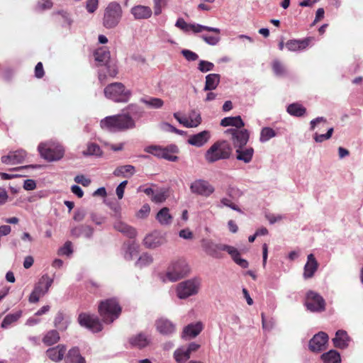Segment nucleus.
Masks as SVG:
<instances>
[{
	"label": "nucleus",
	"mask_w": 363,
	"mask_h": 363,
	"mask_svg": "<svg viewBox=\"0 0 363 363\" xmlns=\"http://www.w3.org/2000/svg\"><path fill=\"white\" fill-rule=\"evenodd\" d=\"M327 124V120L324 117H318L313 120H312L310 123V129L311 130H315L316 128H318V129L320 130L323 129V128Z\"/></svg>",
	"instance_id": "obj_50"
},
{
	"label": "nucleus",
	"mask_w": 363,
	"mask_h": 363,
	"mask_svg": "<svg viewBox=\"0 0 363 363\" xmlns=\"http://www.w3.org/2000/svg\"><path fill=\"white\" fill-rule=\"evenodd\" d=\"M225 133L231 135L233 144L235 148L245 146L249 140L250 133L246 129L230 128L226 130Z\"/></svg>",
	"instance_id": "obj_14"
},
{
	"label": "nucleus",
	"mask_w": 363,
	"mask_h": 363,
	"mask_svg": "<svg viewBox=\"0 0 363 363\" xmlns=\"http://www.w3.org/2000/svg\"><path fill=\"white\" fill-rule=\"evenodd\" d=\"M99 311L104 322L111 323L118 318L121 308L115 298H110L101 302Z\"/></svg>",
	"instance_id": "obj_5"
},
{
	"label": "nucleus",
	"mask_w": 363,
	"mask_h": 363,
	"mask_svg": "<svg viewBox=\"0 0 363 363\" xmlns=\"http://www.w3.org/2000/svg\"><path fill=\"white\" fill-rule=\"evenodd\" d=\"M79 324L85 327L94 333L99 332L102 330V325L99 318L94 315L82 313L79 315Z\"/></svg>",
	"instance_id": "obj_15"
},
{
	"label": "nucleus",
	"mask_w": 363,
	"mask_h": 363,
	"mask_svg": "<svg viewBox=\"0 0 363 363\" xmlns=\"http://www.w3.org/2000/svg\"><path fill=\"white\" fill-rule=\"evenodd\" d=\"M163 149L164 147L159 145H150L145 147V151L147 153L155 155L158 158H161Z\"/></svg>",
	"instance_id": "obj_54"
},
{
	"label": "nucleus",
	"mask_w": 363,
	"mask_h": 363,
	"mask_svg": "<svg viewBox=\"0 0 363 363\" xmlns=\"http://www.w3.org/2000/svg\"><path fill=\"white\" fill-rule=\"evenodd\" d=\"M52 5L53 4L51 0H42L37 3L34 8V10L36 12L41 13L46 10L50 9L52 7Z\"/></svg>",
	"instance_id": "obj_49"
},
{
	"label": "nucleus",
	"mask_w": 363,
	"mask_h": 363,
	"mask_svg": "<svg viewBox=\"0 0 363 363\" xmlns=\"http://www.w3.org/2000/svg\"><path fill=\"white\" fill-rule=\"evenodd\" d=\"M60 253L65 255H69L72 254V249L71 242H66L64 246L60 249Z\"/></svg>",
	"instance_id": "obj_64"
},
{
	"label": "nucleus",
	"mask_w": 363,
	"mask_h": 363,
	"mask_svg": "<svg viewBox=\"0 0 363 363\" xmlns=\"http://www.w3.org/2000/svg\"><path fill=\"white\" fill-rule=\"evenodd\" d=\"M100 126L110 132H121L135 128V121L128 113H123L105 117Z\"/></svg>",
	"instance_id": "obj_1"
},
{
	"label": "nucleus",
	"mask_w": 363,
	"mask_h": 363,
	"mask_svg": "<svg viewBox=\"0 0 363 363\" xmlns=\"http://www.w3.org/2000/svg\"><path fill=\"white\" fill-rule=\"evenodd\" d=\"M150 211V207L148 204H144L137 213V217L140 218H146Z\"/></svg>",
	"instance_id": "obj_59"
},
{
	"label": "nucleus",
	"mask_w": 363,
	"mask_h": 363,
	"mask_svg": "<svg viewBox=\"0 0 363 363\" xmlns=\"http://www.w3.org/2000/svg\"><path fill=\"white\" fill-rule=\"evenodd\" d=\"M214 67V64L211 62L200 60L198 65V69L201 72L205 73L213 70Z\"/></svg>",
	"instance_id": "obj_55"
},
{
	"label": "nucleus",
	"mask_w": 363,
	"mask_h": 363,
	"mask_svg": "<svg viewBox=\"0 0 363 363\" xmlns=\"http://www.w3.org/2000/svg\"><path fill=\"white\" fill-rule=\"evenodd\" d=\"M191 352H189V349L178 348L174 352V357L177 363H184L190 358Z\"/></svg>",
	"instance_id": "obj_41"
},
{
	"label": "nucleus",
	"mask_w": 363,
	"mask_h": 363,
	"mask_svg": "<svg viewBox=\"0 0 363 363\" xmlns=\"http://www.w3.org/2000/svg\"><path fill=\"white\" fill-rule=\"evenodd\" d=\"M104 94L107 99L114 102L127 103L132 93L122 83L114 82L105 87Z\"/></svg>",
	"instance_id": "obj_4"
},
{
	"label": "nucleus",
	"mask_w": 363,
	"mask_h": 363,
	"mask_svg": "<svg viewBox=\"0 0 363 363\" xmlns=\"http://www.w3.org/2000/svg\"><path fill=\"white\" fill-rule=\"evenodd\" d=\"M318 267V263L313 254L307 257V262L304 266L303 277L304 279L311 278Z\"/></svg>",
	"instance_id": "obj_20"
},
{
	"label": "nucleus",
	"mask_w": 363,
	"mask_h": 363,
	"mask_svg": "<svg viewBox=\"0 0 363 363\" xmlns=\"http://www.w3.org/2000/svg\"><path fill=\"white\" fill-rule=\"evenodd\" d=\"M135 172V167L130 164H127L118 167L115 169L113 174L115 177H126L128 175H133Z\"/></svg>",
	"instance_id": "obj_37"
},
{
	"label": "nucleus",
	"mask_w": 363,
	"mask_h": 363,
	"mask_svg": "<svg viewBox=\"0 0 363 363\" xmlns=\"http://www.w3.org/2000/svg\"><path fill=\"white\" fill-rule=\"evenodd\" d=\"M189 271L190 268L185 259H177L168 266L164 275L162 277V281H177L186 277Z\"/></svg>",
	"instance_id": "obj_2"
},
{
	"label": "nucleus",
	"mask_w": 363,
	"mask_h": 363,
	"mask_svg": "<svg viewBox=\"0 0 363 363\" xmlns=\"http://www.w3.org/2000/svg\"><path fill=\"white\" fill-rule=\"evenodd\" d=\"M60 340V335L57 331L50 330L43 337V342L46 345H52L55 344Z\"/></svg>",
	"instance_id": "obj_45"
},
{
	"label": "nucleus",
	"mask_w": 363,
	"mask_h": 363,
	"mask_svg": "<svg viewBox=\"0 0 363 363\" xmlns=\"http://www.w3.org/2000/svg\"><path fill=\"white\" fill-rule=\"evenodd\" d=\"M65 352L66 347L64 345H59L48 349L46 351V354L52 361L57 362L63 359Z\"/></svg>",
	"instance_id": "obj_26"
},
{
	"label": "nucleus",
	"mask_w": 363,
	"mask_h": 363,
	"mask_svg": "<svg viewBox=\"0 0 363 363\" xmlns=\"http://www.w3.org/2000/svg\"><path fill=\"white\" fill-rule=\"evenodd\" d=\"M123 11L121 5L113 1L108 4L104 11L103 25L110 29L116 27L121 21Z\"/></svg>",
	"instance_id": "obj_7"
},
{
	"label": "nucleus",
	"mask_w": 363,
	"mask_h": 363,
	"mask_svg": "<svg viewBox=\"0 0 363 363\" xmlns=\"http://www.w3.org/2000/svg\"><path fill=\"white\" fill-rule=\"evenodd\" d=\"M231 249L232 252L228 254L230 255L233 260L242 268H247L249 266V263L246 259H242L240 257V252L238 251V250L233 246L231 247Z\"/></svg>",
	"instance_id": "obj_40"
},
{
	"label": "nucleus",
	"mask_w": 363,
	"mask_h": 363,
	"mask_svg": "<svg viewBox=\"0 0 363 363\" xmlns=\"http://www.w3.org/2000/svg\"><path fill=\"white\" fill-rule=\"evenodd\" d=\"M202 329L203 325L200 322L195 324H189L184 328L182 337L183 339L194 338L201 332Z\"/></svg>",
	"instance_id": "obj_25"
},
{
	"label": "nucleus",
	"mask_w": 363,
	"mask_h": 363,
	"mask_svg": "<svg viewBox=\"0 0 363 363\" xmlns=\"http://www.w3.org/2000/svg\"><path fill=\"white\" fill-rule=\"evenodd\" d=\"M272 69L274 74L277 76H282L286 73L284 66L277 60L273 61Z\"/></svg>",
	"instance_id": "obj_56"
},
{
	"label": "nucleus",
	"mask_w": 363,
	"mask_h": 363,
	"mask_svg": "<svg viewBox=\"0 0 363 363\" xmlns=\"http://www.w3.org/2000/svg\"><path fill=\"white\" fill-rule=\"evenodd\" d=\"M140 101L149 108L155 109L161 108L164 105V101L156 97L143 98Z\"/></svg>",
	"instance_id": "obj_39"
},
{
	"label": "nucleus",
	"mask_w": 363,
	"mask_h": 363,
	"mask_svg": "<svg viewBox=\"0 0 363 363\" xmlns=\"http://www.w3.org/2000/svg\"><path fill=\"white\" fill-rule=\"evenodd\" d=\"M220 125L223 127L235 126L240 128L245 125L243 121L240 116L234 117H225L220 121Z\"/></svg>",
	"instance_id": "obj_36"
},
{
	"label": "nucleus",
	"mask_w": 363,
	"mask_h": 363,
	"mask_svg": "<svg viewBox=\"0 0 363 363\" xmlns=\"http://www.w3.org/2000/svg\"><path fill=\"white\" fill-rule=\"evenodd\" d=\"M306 108L301 104L294 103L287 107V112L294 116L301 117L306 113Z\"/></svg>",
	"instance_id": "obj_42"
},
{
	"label": "nucleus",
	"mask_w": 363,
	"mask_h": 363,
	"mask_svg": "<svg viewBox=\"0 0 363 363\" xmlns=\"http://www.w3.org/2000/svg\"><path fill=\"white\" fill-rule=\"evenodd\" d=\"M38 150L40 156L49 162L60 160L65 152L62 146L53 141L40 143Z\"/></svg>",
	"instance_id": "obj_6"
},
{
	"label": "nucleus",
	"mask_w": 363,
	"mask_h": 363,
	"mask_svg": "<svg viewBox=\"0 0 363 363\" xmlns=\"http://www.w3.org/2000/svg\"><path fill=\"white\" fill-rule=\"evenodd\" d=\"M83 155L85 156H96L100 157L102 155V151L100 147L96 143H89L87 145L86 150L83 151Z\"/></svg>",
	"instance_id": "obj_46"
},
{
	"label": "nucleus",
	"mask_w": 363,
	"mask_h": 363,
	"mask_svg": "<svg viewBox=\"0 0 363 363\" xmlns=\"http://www.w3.org/2000/svg\"><path fill=\"white\" fill-rule=\"evenodd\" d=\"M321 359L324 363H340L341 358L339 352L335 350H330L321 355Z\"/></svg>",
	"instance_id": "obj_38"
},
{
	"label": "nucleus",
	"mask_w": 363,
	"mask_h": 363,
	"mask_svg": "<svg viewBox=\"0 0 363 363\" xmlns=\"http://www.w3.org/2000/svg\"><path fill=\"white\" fill-rule=\"evenodd\" d=\"M179 152V149L175 145H170L165 147H164L162 151V159H165L168 161L176 162L178 160V157L174 155Z\"/></svg>",
	"instance_id": "obj_35"
},
{
	"label": "nucleus",
	"mask_w": 363,
	"mask_h": 363,
	"mask_svg": "<svg viewBox=\"0 0 363 363\" xmlns=\"http://www.w3.org/2000/svg\"><path fill=\"white\" fill-rule=\"evenodd\" d=\"M138 251V246L135 243L129 244L127 247V250L124 254V257L126 259H132L134 255H136Z\"/></svg>",
	"instance_id": "obj_53"
},
{
	"label": "nucleus",
	"mask_w": 363,
	"mask_h": 363,
	"mask_svg": "<svg viewBox=\"0 0 363 363\" xmlns=\"http://www.w3.org/2000/svg\"><path fill=\"white\" fill-rule=\"evenodd\" d=\"M310 40L306 38L303 40H290L286 42V47L289 51H298L304 50L309 45Z\"/></svg>",
	"instance_id": "obj_28"
},
{
	"label": "nucleus",
	"mask_w": 363,
	"mask_h": 363,
	"mask_svg": "<svg viewBox=\"0 0 363 363\" xmlns=\"http://www.w3.org/2000/svg\"><path fill=\"white\" fill-rule=\"evenodd\" d=\"M130 13L135 20H143L150 18L152 14V11L149 6L136 5L131 8Z\"/></svg>",
	"instance_id": "obj_19"
},
{
	"label": "nucleus",
	"mask_w": 363,
	"mask_h": 363,
	"mask_svg": "<svg viewBox=\"0 0 363 363\" xmlns=\"http://www.w3.org/2000/svg\"><path fill=\"white\" fill-rule=\"evenodd\" d=\"M113 227L116 230L122 233L130 238H134L136 235V231L133 228L129 226L121 220L116 221L114 223Z\"/></svg>",
	"instance_id": "obj_33"
},
{
	"label": "nucleus",
	"mask_w": 363,
	"mask_h": 363,
	"mask_svg": "<svg viewBox=\"0 0 363 363\" xmlns=\"http://www.w3.org/2000/svg\"><path fill=\"white\" fill-rule=\"evenodd\" d=\"M193 115H195V120H189L186 117H181L179 113H174V117L180 124H182L186 128L197 127L201 121L200 114L196 111H193Z\"/></svg>",
	"instance_id": "obj_23"
},
{
	"label": "nucleus",
	"mask_w": 363,
	"mask_h": 363,
	"mask_svg": "<svg viewBox=\"0 0 363 363\" xmlns=\"http://www.w3.org/2000/svg\"><path fill=\"white\" fill-rule=\"evenodd\" d=\"M210 137V132L208 130H203L197 134L191 135L188 139V143L196 147H201L208 142Z\"/></svg>",
	"instance_id": "obj_22"
},
{
	"label": "nucleus",
	"mask_w": 363,
	"mask_h": 363,
	"mask_svg": "<svg viewBox=\"0 0 363 363\" xmlns=\"http://www.w3.org/2000/svg\"><path fill=\"white\" fill-rule=\"evenodd\" d=\"M65 363H86V361L80 354L79 349L74 347L69 350L65 357Z\"/></svg>",
	"instance_id": "obj_34"
},
{
	"label": "nucleus",
	"mask_w": 363,
	"mask_h": 363,
	"mask_svg": "<svg viewBox=\"0 0 363 363\" xmlns=\"http://www.w3.org/2000/svg\"><path fill=\"white\" fill-rule=\"evenodd\" d=\"M220 76L218 74H209L206 76L204 91H211L216 89L220 83Z\"/></svg>",
	"instance_id": "obj_32"
},
{
	"label": "nucleus",
	"mask_w": 363,
	"mask_h": 363,
	"mask_svg": "<svg viewBox=\"0 0 363 363\" xmlns=\"http://www.w3.org/2000/svg\"><path fill=\"white\" fill-rule=\"evenodd\" d=\"M162 128L166 131L175 133H177L179 135H182L184 133L183 130L177 129L175 127H174L173 125H172L171 124H169L168 123H163L162 124Z\"/></svg>",
	"instance_id": "obj_63"
},
{
	"label": "nucleus",
	"mask_w": 363,
	"mask_h": 363,
	"mask_svg": "<svg viewBox=\"0 0 363 363\" xmlns=\"http://www.w3.org/2000/svg\"><path fill=\"white\" fill-rule=\"evenodd\" d=\"M144 245L148 248H156L162 243L160 238L154 235H148L143 240Z\"/></svg>",
	"instance_id": "obj_43"
},
{
	"label": "nucleus",
	"mask_w": 363,
	"mask_h": 363,
	"mask_svg": "<svg viewBox=\"0 0 363 363\" xmlns=\"http://www.w3.org/2000/svg\"><path fill=\"white\" fill-rule=\"evenodd\" d=\"M74 182L78 184H81L84 186H88L91 184V180L86 177H85L84 175H77L74 177Z\"/></svg>",
	"instance_id": "obj_62"
},
{
	"label": "nucleus",
	"mask_w": 363,
	"mask_h": 363,
	"mask_svg": "<svg viewBox=\"0 0 363 363\" xmlns=\"http://www.w3.org/2000/svg\"><path fill=\"white\" fill-rule=\"evenodd\" d=\"M152 257L147 253H144L139 257L135 264L137 267L142 268L149 266L150 264L152 263Z\"/></svg>",
	"instance_id": "obj_48"
},
{
	"label": "nucleus",
	"mask_w": 363,
	"mask_h": 363,
	"mask_svg": "<svg viewBox=\"0 0 363 363\" xmlns=\"http://www.w3.org/2000/svg\"><path fill=\"white\" fill-rule=\"evenodd\" d=\"M189 189L193 194L203 197L210 196L215 191L213 185L207 180L198 179L190 184Z\"/></svg>",
	"instance_id": "obj_11"
},
{
	"label": "nucleus",
	"mask_w": 363,
	"mask_h": 363,
	"mask_svg": "<svg viewBox=\"0 0 363 363\" xmlns=\"http://www.w3.org/2000/svg\"><path fill=\"white\" fill-rule=\"evenodd\" d=\"M232 153L230 145L225 140L218 141L211 146L205 155L206 160L213 163L230 157Z\"/></svg>",
	"instance_id": "obj_3"
},
{
	"label": "nucleus",
	"mask_w": 363,
	"mask_h": 363,
	"mask_svg": "<svg viewBox=\"0 0 363 363\" xmlns=\"http://www.w3.org/2000/svg\"><path fill=\"white\" fill-rule=\"evenodd\" d=\"M169 0H153L154 14L159 16L162 13V9L167 5Z\"/></svg>",
	"instance_id": "obj_52"
},
{
	"label": "nucleus",
	"mask_w": 363,
	"mask_h": 363,
	"mask_svg": "<svg viewBox=\"0 0 363 363\" xmlns=\"http://www.w3.org/2000/svg\"><path fill=\"white\" fill-rule=\"evenodd\" d=\"M201 287V281L192 278L179 283L176 288L177 296L180 299H186L197 294Z\"/></svg>",
	"instance_id": "obj_8"
},
{
	"label": "nucleus",
	"mask_w": 363,
	"mask_h": 363,
	"mask_svg": "<svg viewBox=\"0 0 363 363\" xmlns=\"http://www.w3.org/2000/svg\"><path fill=\"white\" fill-rule=\"evenodd\" d=\"M350 337L347 332L343 330H339L335 333V337L333 339V345L335 347L345 349L349 346Z\"/></svg>",
	"instance_id": "obj_21"
},
{
	"label": "nucleus",
	"mask_w": 363,
	"mask_h": 363,
	"mask_svg": "<svg viewBox=\"0 0 363 363\" xmlns=\"http://www.w3.org/2000/svg\"><path fill=\"white\" fill-rule=\"evenodd\" d=\"M181 53L184 57V58L189 62L196 61L199 58V55L196 52L190 50L184 49L181 51Z\"/></svg>",
	"instance_id": "obj_58"
},
{
	"label": "nucleus",
	"mask_w": 363,
	"mask_h": 363,
	"mask_svg": "<svg viewBox=\"0 0 363 363\" xmlns=\"http://www.w3.org/2000/svg\"><path fill=\"white\" fill-rule=\"evenodd\" d=\"M334 131L333 128H329L325 134H319L315 132L313 135V139L316 143H323L325 140L330 139Z\"/></svg>",
	"instance_id": "obj_51"
},
{
	"label": "nucleus",
	"mask_w": 363,
	"mask_h": 363,
	"mask_svg": "<svg viewBox=\"0 0 363 363\" xmlns=\"http://www.w3.org/2000/svg\"><path fill=\"white\" fill-rule=\"evenodd\" d=\"M328 335L324 332L315 335L309 342V348L313 352H320L325 348Z\"/></svg>",
	"instance_id": "obj_17"
},
{
	"label": "nucleus",
	"mask_w": 363,
	"mask_h": 363,
	"mask_svg": "<svg viewBox=\"0 0 363 363\" xmlns=\"http://www.w3.org/2000/svg\"><path fill=\"white\" fill-rule=\"evenodd\" d=\"M175 26L182 30L184 32L191 30L194 33H201L203 30L219 33L220 30L217 28L202 26L196 23H187L184 18H179L175 23Z\"/></svg>",
	"instance_id": "obj_12"
},
{
	"label": "nucleus",
	"mask_w": 363,
	"mask_h": 363,
	"mask_svg": "<svg viewBox=\"0 0 363 363\" xmlns=\"http://www.w3.org/2000/svg\"><path fill=\"white\" fill-rule=\"evenodd\" d=\"M276 135L277 133L274 129L269 127H264L261 130L259 141L261 143H266Z\"/></svg>",
	"instance_id": "obj_44"
},
{
	"label": "nucleus",
	"mask_w": 363,
	"mask_h": 363,
	"mask_svg": "<svg viewBox=\"0 0 363 363\" xmlns=\"http://www.w3.org/2000/svg\"><path fill=\"white\" fill-rule=\"evenodd\" d=\"M216 35H202L201 38L203 39V41H205L207 44L210 45H216L218 43V42L220 40V38L219 37V33H216Z\"/></svg>",
	"instance_id": "obj_57"
},
{
	"label": "nucleus",
	"mask_w": 363,
	"mask_h": 363,
	"mask_svg": "<svg viewBox=\"0 0 363 363\" xmlns=\"http://www.w3.org/2000/svg\"><path fill=\"white\" fill-rule=\"evenodd\" d=\"M155 327L160 334L163 335H170L175 332V325L169 319L160 318L155 322Z\"/></svg>",
	"instance_id": "obj_18"
},
{
	"label": "nucleus",
	"mask_w": 363,
	"mask_h": 363,
	"mask_svg": "<svg viewBox=\"0 0 363 363\" xmlns=\"http://www.w3.org/2000/svg\"><path fill=\"white\" fill-rule=\"evenodd\" d=\"M128 184V181H123L119 184V185L116 187V193L119 199H121L123 197L124 190Z\"/></svg>",
	"instance_id": "obj_60"
},
{
	"label": "nucleus",
	"mask_w": 363,
	"mask_h": 363,
	"mask_svg": "<svg viewBox=\"0 0 363 363\" xmlns=\"http://www.w3.org/2000/svg\"><path fill=\"white\" fill-rule=\"evenodd\" d=\"M306 306L312 312H320L325 310V302L320 294L311 291L307 293Z\"/></svg>",
	"instance_id": "obj_13"
},
{
	"label": "nucleus",
	"mask_w": 363,
	"mask_h": 363,
	"mask_svg": "<svg viewBox=\"0 0 363 363\" xmlns=\"http://www.w3.org/2000/svg\"><path fill=\"white\" fill-rule=\"evenodd\" d=\"M52 283L53 279L50 278L47 274L43 275L35 286L33 291L30 294L29 296V301L30 303H37L40 298L48 292Z\"/></svg>",
	"instance_id": "obj_10"
},
{
	"label": "nucleus",
	"mask_w": 363,
	"mask_h": 363,
	"mask_svg": "<svg viewBox=\"0 0 363 363\" xmlns=\"http://www.w3.org/2000/svg\"><path fill=\"white\" fill-rule=\"evenodd\" d=\"M98 0H88L86 4V8L89 13H94L98 8Z\"/></svg>",
	"instance_id": "obj_61"
},
{
	"label": "nucleus",
	"mask_w": 363,
	"mask_h": 363,
	"mask_svg": "<svg viewBox=\"0 0 363 363\" xmlns=\"http://www.w3.org/2000/svg\"><path fill=\"white\" fill-rule=\"evenodd\" d=\"M156 220L162 225H169L172 223L173 218L169 213V209L164 207L156 215Z\"/></svg>",
	"instance_id": "obj_29"
},
{
	"label": "nucleus",
	"mask_w": 363,
	"mask_h": 363,
	"mask_svg": "<svg viewBox=\"0 0 363 363\" xmlns=\"http://www.w3.org/2000/svg\"><path fill=\"white\" fill-rule=\"evenodd\" d=\"M150 338L145 334L140 333L131 337L129 340L130 344L135 347L143 348L149 345Z\"/></svg>",
	"instance_id": "obj_27"
},
{
	"label": "nucleus",
	"mask_w": 363,
	"mask_h": 363,
	"mask_svg": "<svg viewBox=\"0 0 363 363\" xmlns=\"http://www.w3.org/2000/svg\"><path fill=\"white\" fill-rule=\"evenodd\" d=\"M236 159L247 164L250 163L253 157L254 149L252 147H238L235 150Z\"/></svg>",
	"instance_id": "obj_24"
},
{
	"label": "nucleus",
	"mask_w": 363,
	"mask_h": 363,
	"mask_svg": "<svg viewBox=\"0 0 363 363\" xmlns=\"http://www.w3.org/2000/svg\"><path fill=\"white\" fill-rule=\"evenodd\" d=\"M94 57L101 65H106L110 60V52L106 47H102L95 51Z\"/></svg>",
	"instance_id": "obj_31"
},
{
	"label": "nucleus",
	"mask_w": 363,
	"mask_h": 363,
	"mask_svg": "<svg viewBox=\"0 0 363 363\" xmlns=\"http://www.w3.org/2000/svg\"><path fill=\"white\" fill-rule=\"evenodd\" d=\"M21 315V312L18 311L16 313L7 315L1 323V327L3 328H8L11 323L16 322Z\"/></svg>",
	"instance_id": "obj_47"
},
{
	"label": "nucleus",
	"mask_w": 363,
	"mask_h": 363,
	"mask_svg": "<svg viewBox=\"0 0 363 363\" xmlns=\"http://www.w3.org/2000/svg\"><path fill=\"white\" fill-rule=\"evenodd\" d=\"M93 232L94 229L89 225H79L72 228L71 230L72 235L76 238L84 236L89 238L92 236Z\"/></svg>",
	"instance_id": "obj_30"
},
{
	"label": "nucleus",
	"mask_w": 363,
	"mask_h": 363,
	"mask_svg": "<svg viewBox=\"0 0 363 363\" xmlns=\"http://www.w3.org/2000/svg\"><path fill=\"white\" fill-rule=\"evenodd\" d=\"M27 153L24 150L20 149L16 151H11L7 155L1 157V162L6 164H16L23 162Z\"/></svg>",
	"instance_id": "obj_16"
},
{
	"label": "nucleus",
	"mask_w": 363,
	"mask_h": 363,
	"mask_svg": "<svg viewBox=\"0 0 363 363\" xmlns=\"http://www.w3.org/2000/svg\"><path fill=\"white\" fill-rule=\"evenodd\" d=\"M201 242L205 253L214 259H222L223 257V251H225L228 253L232 252V246L230 245L216 243L209 239H202Z\"/></svg>",
	"instance_id": "obj_9"
}]
</instances>
